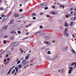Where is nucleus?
I'll list each match as a JSON object with an SVG mask.
<instances>
[{"instance_id":"obj_28","label":"nucleus","mask_w":76,"mask_h":76,"mask_svg":"<svg viewBox=\"0 0 76 76\" xmlns=\"http://www.w3.org/2000/svg\"><path fill=\"white\" fill-rule=\"evenodd\" d=\"M73 25V23L72 22L70 23V25L71 26H72Z\"/></svg>"},{"instance_id":"obj_22","label":"nucleus","mask_w":76,"mask_h":76,"mask_svg":"<svg viewBox=\"0 0 76 76\" xmlns=\"http://www.w3.org/2000/svg\"><path fill=\"white\" fill-rule=\"evenodd\" d=\"M4 9V8H3V7H1L0 8V10H3Z\"/></svg>"},{"instance_id":"obj_61","label":"nucleus","mask_w":76,"mask_h":76,"mask_svg":"<svg viewBox=\"0 0 76 76\" xmlns=\"http://www.w3.org/2000/svg\"><path fill=\"white\" fill-rule=\"evenodd\" d=\"M52 7L53 9H55V7H54V6H53Z\"/></svg>"},{"instance_id":"obj_64","label":"nucleus","mask_w":76,"mask_h":76,"mask_svg":"<svg viewBox=\"0 0 76 76\" xmlns=\"http://www.w3.org/2000/svg\"><path fill=\"white\" fill-rule=\"evenodd\" d=\"M20 7L22 6V4H20Z\"/></svg>"},{"instance_id":"obj_31","label":"nucleus","mask_w":76,"mask_h":76,"mask_svg":"<svg viewBox=\"0 0 76 76\" xmlns=\"http://www.w3.org/2000/svg\"><path fill=\"white\" fill-rule=\"evenodd\" d=\"M39 32L38 31L35 33V34L37 35V34H39Z\"/></svg>"},{"instance_id":"obj_32","label":"nucleus","mask_w":76,"mask_h":76,"mask_svg":"<svg viewBox=\"0 0 76 76\" xmlns=\"http://www.w3.org/2000/svg\"><path fill=\"white\" fill-rule=\"evenodd\" d=\"M48 54H51V52H50V51H48Z\"/></svg>"},{"instance_id":"obj_3","label":"nucleus","mask_w":76,"mask_h":76,"mask_svg":"<svg viewBox=\"0 0 76 76\" xmlns=\"http://www.w3.org/2000/svg\"><path fill=\"white\" fill-rule=\"evenodd\" d=\"M44 43L46 44H47L48 45H51V44L50 43V42L44 41Z\"/></svg>"},{"instance_id":"obj_34","label":"nucleus","mask_w":76,"mask_h":76,"mask_svg":"<svg viewBox=\"0 0 76 76\" xmlns=\"http://www.w3.org/2000/svg\"><path fill=\"white\" fill-rule=\"evenodd\" d=\"M9 62H10L9 61H7L6 63V64H9Z\"/></svg>"},{"instance_id":"obj_9","label":"nucleus","mask_w":76,"mask_h":76,"mask_svg":"<svg viewBox=\"0 0 76 76\" xmlns=\"http://www.w3.org/2000/svg\"><path fill=\"white\" fill-rule=\"evenodd\" d=\"M55 59V58H49L48 59L49 60H52V61L54 60Z\"/></svg>"},{"instance_id":"obj_52","label":"nucleus","mask_w":76,"mask_h":76,"mask_svg":"<svg viewBox=\"0 0 76 76\" xmlns=\"http://www.w3.org/2000/svg\"><path fill=\"white\" fill-rule=\"evenodd\" d=\"M40 15H43V12H41L40 13Z\"/></svg>"},{"instance_id":"obj_57","label":"nucleus","mask_w":76,"mask_h":76,"mask_svg":"<svg viewBox=\"0 0 76 76\" xmlns=\"http://www.w3.org/2000/svg\"><path fill=\"white\" fill-rule=\"evenodd\" d=\"M60 6V7H62V5H60V6Z\"/></svg>"},{"instance_id":"obj_39","label":"nucleus","mask_w":76,"mask_h":76,"mask_svg":"<svg viewBox=\"0 0 76 76\" xmlns=\"http://www.w3.org/2000/svg\"><path fill=\"white\" fill-rule=\"evenodd\" d=\"M10 70H9V72H8V73H7V74L8 75H9V74L10 73Z\"/></svg>"},{"instance_id":"obj_62","label":"nucleus","mask_w":76,"mask_h":76,"mask_svg":"<svg viewBox=\"0 0 76 76\" xmlns=\"http://www.w3.org/2000/svg\"><path fill=\"white\" fill-rule=\"evenodd\" d=\"M23 50H22L21 51V53H23Z\"/></svg>"},{"instance_id":"obj_23","label":"nucleus","mask_w":76,"mask_h":76,"mask_svg":"<svg viewBox=\"0 0 76 76\" xmlns=\"http://www.w3.org/2000/svg\"><path fill=\"white\" fill-rule=\"evenodd\" d=\"M6 43H7V41H6V40H4V44H6Z\"/></svg>"},{"instance_id":"obj_55","label":"nucleus","mask_w":76,"mask_h":76,"mask_svg":"<svg viewBox=\"0 0 76 76\" xmlns=\"http://www.w3.org/2000/svg\"><path fill=\"white\" fill-rule=\"evenodd\" d=\"M73 13V12L72 11L70 13L71 14H72Z\"/></svg>"},{"instance_id":"obj_38","label":"nucleus","mask_w":76,"mask_h":76,"mask_svg":"<svg viewBox=\"0 0 76 76\" xmlns=\"http://www.w3.org/2000/svg\"><path fill=\"white\" fill-rule=\"evenodd\" d=\"M22 11V9H20L19 10L20 12H21Z\"/></svg>"},{"instance_id":"obj_46","label":"nucleus","mask_w":76,"mask_h":76,"mask_svg":"<svg viewBox=\"0 0 76 76\" xmlns=\"http://www.w3.org/2000/svg\"><path fill=\"white\" fill-rule=\"evenodd\" d=\"M33 19H34V20H35V19H36V17H34L33 18Z\"/></svg>"},{"instance_id":"obj_2","label":"nucleus","mask_w":76,"mask_h":76,"mask_svg":"<svg viewBox=\"0 0 76 76\" xmlns=\"http://www.w3.org/2000/svg\"><path fill=\"white\" fill-rule=\"evenodd\" d=\"M27 64L26 63V61L24 59L23 61H22V64L23 65V66H25L26 64Z\"/></svg>"},{"instance_id":"obj_43","label":"nucleus","mask_w":76,"mask_h":76,"mask_svg":"<svg viewBox=\"0 0 76 76\" xmlns=\"http://www.w3.org/2000/svg\"><path fill=\"white\" fill-rule=\"evenodd\" d=\"M18 34H20V33H21V32L20 31H18Z\"/></svg>"},{"instance_id":"obj_29","label":"nucleus","mask_w":76,"mask_h":76,"mask_svg":"<svg viewBox=\"0 0 76 76\" xmlns=\"http://www.w3.org/2000/svg\"><path fill=\"white\" fill-rule=\"evenodd\" d=\"M15 44V42H14L11 43L10 45V46H12V45H13V44Z\"/></svg>"},{"instance_id":"obj_59","label":"nucleus","mask_w":76,"mask_h":76,"mask_svg":"<svg viewBox=\"0 0 76 76\" xmlns=\"http://www.w3.org/2000/svg\"><path fill=\"white\" fill-rule=\"evenodd\" d=\"M61 71H63V72H64V69H62L61 70Z\"/></svg>"},{"instance_id":"obj_44","label":"nucleus","mask_w":76,"mask_h":76,"mask_svg":"<svg viewBox=\"0 0 76 76\" xmlns=\"http://www.w3.org/2000/svg\"><path fill=\"white\" fill-rule=\"evenodd\" d=\"M74 16H75V17H76V13H75L74 14Z\"/></svg>"},{"instance_id":"obj_15","label":"nucleus","mask_w":76,"mask_h":76,"mask_svg":"<svg viewBox=\"0 0 76 76\" xmlns=\"http://www.w3.org/2000/svg\"><path fill=\"white\" fill-rule=\"evenodd\" d=\"M10 23L11 24H13V20H11L10 22Z\"/></svg>"},{"instance_id":"obj_41","label":"nucleus","mask_w":76,"mask_h":76,"mask_svg":"<svg viewBox=\"0 0 76 76\" xmlns=\"http://www.w3.org/2000/svg\"><path fill=\"white\" fill-rule=\"evenodd\" d=\"M7 37V36H5L4 37V38H6Z\"/></svg>"},{"instance_id":"obj_11","label":"nucleus","mask_w":76,"mask_h":76,"mask_svg":"<svg viewBox=\"0 0 76 76\" xmlns=\"http://www.w3.org/2000/svg\"><path fill=\"white\" fill-rule=\"evenodd\" d=\"M7 18H8V17L7 16L5 17L3 19V20H7Z\"/></svg>"},{"instance_id":"obj_56","label":"nucleus","mask_w":76,"mask_h":76,"mask_svg":"<svg viewBox=\"0 0 76 76\" xmlns=\"http://www.w3.org/2000/svg\"><path fill=\"white\" fill-rule=\"evenodd\" d=\"M72 37H74V38H75V35H74V34H73L72 35Z\"/></svg>"},{"instance_id":"obj_17","label":"nucleus","mask_w":76,"mask_h":76,"mask_svg":"<svg viewBox=\"0 0 76 76\" xmlns=\"http://www.w3.org/2000/svg\"><path fill=\"white\" fill-rule=\"evenodd\" d=\"M67 28H66L65 29V31H64V33H66L67 32Z\"/></svg>"},{"instance_id":"obj_7","label":"nucleus","mask_w":76,"mask_h":76,"mask_svg":"<svg viewBox=\"0 0 76 76\" xmlns=\"http://www.w3.org/2000/svg\"><path fill=\"white\" fill-rule=\"evenodd\" d=\"M70 70H69V73H71V71H72V70H73V67H70Z\"/></svg>"},{"instance_id":"obj_5","label":"nucleus","mask_w":76,"mask_h":76,"mask_svg":"<svg viewBox=\"0 0 76 76\" xmlns=\"http://www.w3.org/2000/svg\"><path fill=\"white\" fill-rule=\"evenodd\" d=\"M29 54H28L26 57L25 58V59H26V60H28L29 59Z\"/></svg>"},{"instance_id":"obj_33","label":"nucleus","mask_w":76,"mask_h":76,"mask_svg":"<svg viewBox=\"0 0 76 76\" xmlns=\"http://www.w3.org/2000/svg\"><path fill=\"white\" fill-rule=\"evenodd\" d=\"M31 25H32L31 24H30L28 26H26V27L27 28H28V26H31Z\"/></svg>"},{"instance_id":"obj_48","label":"nucleus","mask_w":76,"mask_h":76,"mask_svg":"<svg viewBox=\"0 0 76 76\" xmlns=\"http://www.w3.org/2000/svg\"><path fill=\"white\" fill-rule=\"evenodd\" d=\"M23 60V58H20V60Z\"/></svg>"},{"instance_id":"obj_20","label":"nucleus","mask_w":76,"mask_h":76,"mask_svg":"<svg viewBox=\"0 0 76 76\" xmlns=\"http://www.w3.org/2000/svg\"><path fill=\"white\" fill-rule=\"evenodd\" d=\"M15 69H13L12 72V74H13V73H15Z\"/></svg>"},{"instance_id":"obj_25","label":"nucleus","mask_w":76,"mask_h":76,"mask_svg":"<svg viewBox=\"0 0 76 76\" xmlns=\"http://www.w3.org/2000/svg\"><path fill=\"white\" fill-rule=\"evenodd\" d=\"M73 65H75V62H73L71 64V66H73Z\"/></svg>"},{"instance_id":"obj_19","label":"nucleus","mask_w":76,"mask_h":76,"mask_svg":"<svg viewBox=\"0 0 76 76\" xmlns=\"http://www.w3.org/2000/svg\"><path fill=\"white\" fill-rule=\"evenodd\" d=\"M14 67H14V66H12V67L10 69L9 71H10V72H11V71H12V69H13V68H14Z\"/></svg>"},{"instance_id":"obj_14","label":"nucleus","mask_w":76,"mask_h":76,"mask_svg":"<svg viewBox=\"0 0 76 76\" xmlns=\"http://www.w3.org/2000/svg\"><path fill=\"white\" fill-rule=\"evenodd\" d=\"M7 28V26H6L4 27L3 28V29H4V30L6 29Z\"/></svg>"},{"instance_id":"obj_50","label":"nucleus","mask_w":76,"mask_h":76,"mask_svg":"<svg viewBox=\"0 0 76 76\" xmlns=\"http://www.w3.org/2000/svg\"><path fill=\"white\" fill-rule=\"evenodd\" d=\"M3 37V34H1V35L0 36V37Z\"/></svg>"},{"instance_id":"obj_45","label":"nucleus","mask_w":76,"mask_h":76,"mask_svg":"<svg viewBox=\"0 0 76 76\" xmlns=\"http://www.w3.org/2000/svg\"><path fill=\"white\" fill-rule=\"evenodd\" d=\"M48 9V7H46L45 8V10H47V9Z\"/></svg>"},{"instance_id":"obj_37","label":"nucleus","mask_w":76,"mask_h":76,"mask_svg":"<svg viewBox=\"0 0 76 76\" xmlns=\"http://www.w3.org/2000/svg\"><path fill=\"white\" fill-rule=\"evenodd\" d=\"M7 60L8 61H9V60H10V58H7Z\"/></svg>"},{"instance_id":"obj_36","label":"nucleus","mask_w":76,"mask_h":76,"mask_svg":"<svg viewBox=\"0 0 76 76\" xmlns=\"http://www.w3.org/2000/svg\"><path fill=\"white\" fill-rule=\"evenodd\" d=\"M74 65H75V66H74V68H75V67H76V62H75Z\"/></svg>"},{"instance_id":"obj_16","label":"nucleus","mask_w":76,"mask_h":76,"mask_svg":"<svg viewBox=\"0 0 76 76\" xmlns=\"http://www.w3.org/2000/svg\"><path fill=\"white\" fill-rule=\"evenodd\" d=\"M11 33L12 34H16V32L15 31H11Z\"/></svg>"},{"instance_id":"obj_63","label":"nucleus","mask_w":76,"mask_h":76,"mask_svg":"<svg viewBox=\"0 0 76 76\" xmlns=\"http://www.w3.org/2000/svg\"><path fill=\"white\" fill-rule=\"evenodd\" d=\"M29 34V33H27V34H26V35H28Z\"/></svg>"},{"instance_id":"obj_1","label":"nucleus","mask_w":76,"mask_h":76,"mask_svg":"<svg viewBox=\"0 0 76 76\" xmlns=\"http://www.w3.org/2000/svg\"><path fill=\"white\" fill-rule=\"evenodd\" d=\"M14 17L15 18H22L23 17V15H19L18 13H15L14 15Z\"/></svg>"},{"instance_id":"obj_53","label":"nucleus","mask_w":76,"mask_h":76,"mask_svg":"<svg viewBox=\"0 0 76 76\" xmlns=\"http://www.w3.org/2000/svg\"><path fill=\"white\" fill-rule=\"evenodd\" d=\"M4 62H6V59H5L4 60Z\"/></svg>"},{"instance_id":"obj_40","label":"nucleus","mask_w":76,"mask_h":76,"mask_svg":"<svg viewBox=\"0 0 76 76\" xmlns=\"http://www.w3.org/2000/svg\"><path fill=\"white\" fill-rule=\"evenodd\" d=\"M10 70H9V72H8V73H7V74L8 75H9V74L10 73Z\"/></svg>"},{"instance_id":"obj_49","label":"nucleus","mask_w":76,"mask_h":76,"mask_svg":"<svg viewBox=\"0 0 76 76\" xmlns=\"http://www.w3.org/2000/svg\"><path fill=\"white\" fill-rule=\"evenodd\" d=\"M26 38H27V37H25L24 39H22V40H24V39H26Z\"/></svg>"},{"instance_id":"obj_27","label":"nucleus","mask_w":76,"mask_h":76,"mask_svg":"<svg viewBox=\"0 0 76 76\" xmlns=\"http://www.w3.org/2000/svg\"><path fill=\"white\" fill-rule=\"evenodd\" d=\"M18 67H19V68H20H20H21V67H22V65H19L18 66Z\"/></svg>"},{"instance_id":"obj_35","label":"nucleus","mask_w":76,"mask_h":76,"mask_svg":"<svg viewBox=\"0 0 76 76\" xmlns=\"http://www.w3.org/2000/svg\"><path fill=\"white\" fill-rule=\"evenodd\" d=\"M32 16H34L36 15V14L35 13H34L32 14Z\"/></svg>"},{"instance_id":"obj_42","label":"nucleus","mask_w":76,"mask_h":76,"mask_svg":"<svg viewBox=\"0 0 76 76\" xmlns=\"http://www.w3.org/2000/svg\"><path fill=\"white\" fill-rule=\"evenodd\" d=\"M39 27H40V28H43V27H42V26H40Z\"/></svg>"},{"instance_id":"obj_4","label":"nucleus","mask_w":76,"mask_h":76,"mask_svg":"<svg viewBox=\"0 0 76 76\" xmlns=\"http://www.w3.org/2000/svg\"><path fill=\"white\" fill-rule=\"evenodd\" d=\"M61 50L62 51H65L67 50V48L66 47H62L61 48Z\"/></svg>"},{"instance_id":"obj_24","label":"nucleus","mask_w":76,"mask_h":76,"mask_svg":"<svg viewBox=\"0 0 76 76\" xmlns=\"http://www.w3.org/2000/svg\"><path fill=\"white\" fill-rule=\"evenodd\" d=\"M51 14H52V15H56V13H55L54 12H51Z\"/></svg>"},{"instance_id":"obj_13","label":"nucleus","mask_w":76,"mask_h":76,"mask_svg":"<svg viewBox=\"0 0 76 76\" xmlns=\"http://www.w3.org/2000/svg\"><path fill=\"white\" fill-rule=\"evenodd\" d=\"M45 4H43L41 5L40 7L41 8H44L45 7Z\"/></svg>"},{"instance_id":"obj_18","label":"nucleus","mask_w":76,"mask_h":76,"mask_svg":"<svg viewBox=\"0 0 76 76\" xmlns=\"http://www.w3.org/2000/svg\"><path fill=\"white\" fill-rule=\"evenodd\" d=\"M15 69L16 71V72H18V68L17 66L15 67Z\"/></svg>"},{"instance_id":"obj_21","label":"nucleus","mask_w":76,"mask_h":76,"mask_svg":"<svg viewBox=\"0 0 76 76\" xmlns=\"http://www.w3.org/2000/svg\"><path fill=\"white\" fill-rule=\"evenodd\" d=\"M72 51L73 53H76V52H75L73 49L72 50Z\"/></svg>"},{"instance_id":"obj_12","label":"nucleus","mask_w":76,"mask_h":76,"mask_svg":"<svg viewBox=\"0 0 76 76\" xmlns=\"http://www.w3.org/2000/svg\"><path fill=\"white\" fill-rule=\"evenodd\" d=\"M65 26H66V27H68V26H69V25H68L67 22H66L65 23Z\"/></svg>"},{"instance_id":"obj_51","label":"nucleus","mask_w":76,"mask_h":76,"mask_svg":"<svg viewBox=\"0 0 76 76\" xmlns=\"http://www.w3.org/2000/svg\"><path fill=\"white\" fill-rule=\"evenodd\" d=\"M47 17L48 18H49V17H50V15H47Z\"/></svg>"},{"instance_id":"obj_8","label":"nucleus","mask_w":76,"mask_h":76,"mask_svg":"<svg viewBox=\"0 0 76 76\" xmlns=\"http://www.w3.org/2000/svg\"><path fill=\"white\" fill-rule=\"evenodd\" d=\"M15 28H16V27L15 26H13L10 28V30H12V29H15Z\"/></svg>"},{"instance_id":"obj_6","label":"nucleus","mask_w":76,"mask_h":76,"mask_svg":"<svg viewBox=\"0 0 76 76\" xmlns=\"http://www.w3.org/2000/svg\"><path fill=\"white\" fill-rule=\"evenodd\" d=\"M72 15H71V14H68L65 16L66 18H70V17H71Z\"/></svg>"},{"instance_id":"obj_47","label":"nucleus","mask_w":76,"mask_h":76,"mask_svg":"<svg viewBox=\"0 0 76 76\" xmlns=\"http://www.w3.org/2000/svg\"><path fill=\"white\" fill-rule=\"evenodd\" d=\"M5 16V15H2L1 17H4Z\"/></svg>"},{"instance_id":"obj_26","label":"nucleus","mask_w":76,"mask_h":76,"mask_svg":"<svg viewBox=\"0 0 76 76\" xmlns=\"http://www.w3.org/2000/svg\"><path fill=\"white\" fill-rule=\"evenodd\" d=\"M4 52H5V50H4L3 51H2L1 53L0 54V55L1 54H3V53H4Z\"/></svg>"},{"instance_id":"obj_10","label":"nucleus","mask_w":76,"mask_h":76,"mask_svg":"<svg viewBox=\"0 0 76 76\" xmlns=\"http://www.w3.org/2000/svg\"><path fill=\"white\" fill-rule=\"evenodd\" d=\"M64 35L66 37H68L69 35V33H64Z\"/></svg>"},{"instance_id":"obj_54","label":"nucleus","mask_w":76,"mask_h":76,"mask_svg":"<svg viewBox=\"0 0 76 76\" xmlns=\"http://www.w3.org/2000/svg\"><path fill=\"white\" fill-rule=\"evenodd\" d=\"M28 63H29V61H27L26 62V63L27 64H28Z\"/></svg>"},{"instance_id":"obj_30","label":"nucleus","mask_w":76,"mask_h":76,"mask_svg":"<svg viewBox=\"0 0 76 76\" xmlns=\"http://www.w3.org/2000/svg\"><path fill=\"white\" fill-rule=\"evenodd\" d=\"M17 64H19V63H20V60H19L17 62Z\"/></svg>"},{"instance_id":"obj_58","label":"nucleus","mask_w":76,"mask_h":76,"mask_svg":"<svg viewBox=\"0 0 76 76\" xmlns=\"http://www.w3.org/2000/svg\"><path fill=\"white\" fill-rule=\"evenodd\" d=\"M62 7L63 9L64 8V5H63Z\"/></svg>"},{"instance_id":"obj_60","label":"nucleus","mask_w":76,"mask_h":76,"mask_svg":"<svg viewBox=\"0 0 76 76\" xmlns=\"http://www.w3.org/2000/svg\"><path fill=\"white\" fill-rule=\"evenodd\" d=\"M0 58H2V56L1 55H0Z\"/></svg>"}]
</instances>
